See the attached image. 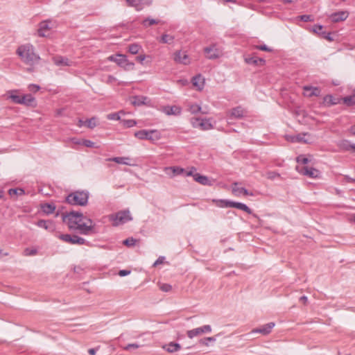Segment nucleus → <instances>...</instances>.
<instances>
[{"label":"nucleus","mask_w":355,"mask_h":355,"mask_svg":"<svg viewBox=\"0 0 355 355\" xmlns=\"http://www.w3.org/2000/svg\"><path fill=\"white\" fill-rule=\"evenodd\" d=\"M130 103L134 106H141L143 105H150V100L144 96H133L128 98Z\"/></svg>","instance_id":"nucleus-13"},{"label":"nucleus","mask_w":355,"mask_h":355,"mask_svg":"<svg viewBox=\"0 0 355 355\" xmlns=\"http://www.w3.org/2000/svg\"><path fill=\"white\" fill-rule=\"evenodd\" d=\"M338 103V102L336 101V99L334 98L331 95H327V96H324V99H323V103L325 105H327V106H329V105H334V104H336Z\"/></svg>","instance_id":"nucleus-38"},{"label":"nucleus","mask_w":355,"mask_h":355,"mask_svg":"<svg viewBox=\"0 0 355 355\" xmlns=\"http://www.w3.org/2000/svg\"><path fill=\"white\" fill-rule=\"evenodd\" d=\"M159 19H152V18H146L143 21H142V25L144 26V27H148V26H152V25H155V24H157L159 23Z\"/></svg>","instance_id":"nucleus-41"},{"label":"nucleus","mask_w":355,"mask_h":355,"mask_svg":"<svg viewBox=\"0 0 355 355\" xmlns=\"http://www.w3.org/2000/svg\"><path fill=\"white\" fill-rule=\"evenodd\" d=\"M178 83L182 86H185L189 84V82L187 80H180L178 81Z\"/></svg>","instance_id":"nucleus-62"},{"label":"nucleus","mask_w":355,"mask_h":355,"mask_svg":"<svg viewBox=\"0 0 355 355\" xmlns=\"http://www.w3.org/2000/svg\"><path fill=\"white\" fill-rule=\"evenodd\" d=\"M110 161H113L117 164H125V165H131L130 162L131 159L128 157H117L112 159H109Z\"/></svg>","instance_id":"nucleus-32"},{"label":"nucleus","mask_w":355,"mask_h":355,"mask_svg":"<svg viewBox=\"0 0 355 355\" xmlns=\"http://www.w3.org/2000/svg\"><path fill=\"white\" fill-rule=\"evenodd\" d=\"M245 115V111L241 107H237L232 109L229 112L230 119H241Z\"/></svg>","instance_id":"nucleus-25"},{"label":"nucleus","mask_w":355,"mask_h":355,"mask_svg":"<svg viewBox=\"0 0 355 355\" xmlns=\"http://www.w3.org/2000/svg\"><path fill=\"white\" fill-rule=\"evenodd\" d=\"M19 90L17 89L9 90L6 92V96L13 103L21 105V96L19 95Z\"/></svg>","instance_id":"nucleus-23"},{"label":"nucleus","mask_w":355,"mask_h":355,"mask_svg":"<svg viewBox=\"0 0 355 355\" xmlns=\"http://www.w3.org/2000/svg\"><path fill=\"white\" fill-rule=\"evenodd\" d=\"M8 193L10 196L22 195L24 193V191L21 189H11L8 191Z\"/></svg>","instance_id":"nucleus-50"},{"label":"nucleus","mask_w":355,"mask_h":355,"mask_svg":"<svg viewBox=\"0 0 355 355\" xmlns=\"http://www.w3.org/2000/svg\"><path fill=\"white\" fill-rule=\"evenodd\" d=\"M231 207L236 208L245 211L248 214H251V209L245 204L241 202H231Z\"/></svg>","instance_id":"nucleus-31"},{"label":"nucleus","mask_w":355,"mask_h":355,"mask_svg":"<svg viewBox=\"0 0 355 355\" xmlns=\"http://www.w3.org/2000/svg\"><path fill=\"white\" fill-rule=\"evenodd\" d=\"M17 54L21 60L28 66L35 65L40 60V56L35 51L34 46L31 44L19 46L17 50Z\"/></svg>","instance_id":"nucleus-2"},{"label":"nucleus","mask_w":355,"mask_h":355,"mask_svg":"<svg viewBox=\"0 0 355 355\" xmlns=\"http://www.w3.org/2000/svg\"><path fill=\"white\" fill-rule=\"evenodd\" d=\"M245 62L247 64L258 65V66H263L266 63L265 60H263V58L255 57V56L245 57Z\"/></svg>","instance_id":"nucleus-27"},{"label":"nucleus","mask_w":355,"mask_h":355,"mask_svg":"<svg viewBox=\"0 0 355 355\" xmlns=\"http://www.w3.org/2000/svg\"><path fill=\"white\" fill-rule=\"evenodd\" d=\"M343 148L345 150L352 151L355 153V144H350L347 142H343Z\"/></svg>","instance_id":"nucleus-47"},{"label":"nucleus","mask_w":355,"mask_h":355,"mask_svg":"<svg viewBox=\"0 0 355 355\" xmlns=\"http://www.w3.org/2000/svg\"><path fill=\"white\" fill-rule=\"evenodd\" d=\"M88 194L83 191H76L69 195L67 202L71 205L84 206L87 204Z\"/></svg>","instance_id":"nucleus-5"},{"label":"nucleus","mask_w":355,"mask_h":355,"mask_svg":"<svg viewBox=\"0 0 355 355\" xmlns=\"http://www.w3.org/2000/svg\"><path fill=\"white\" fill-rule=\"evenodd\" d=\"M53 24L50 21H42L40 24L38 28V35L40 37H47L52 28Z\"/></svg>","instance_id":"nucleus-18"},{"label":"nucleus","mask_w":355,"mask_h":355,"mask_svg":"<svg viewBox=\"0 0 355 355\" xmlns=\"http://www.w3.org/2000/svg\"><path fill=\"white\" fill-rule=\"evenodd\" d=\"M55 63L57 65H64V66H71L72 65V62L70 61L67 58H57L55 59Z\"/></svg>","instance_id":"nucleus-37"},{"label":"nucleus","mask_w":355,"mask_h":355,"mask_svg":"<svg viewBox=\"0 0 355 355\" xmlns=\"http://www.w3.org/2000/svg\"><path fill=\"white\" fill-rule=\"evenodd\" d=\"M109 218L110 220L112 221V225L114 226L123 224L132 219L130 212L126 211H119L116 214H112Z\"/></svg>","instance_id":"nucleus-7"},{"label":"nucleus","mask_w":355,"mask_h":355,"mask_svg":"<svg viewBox=\"0 0 355 355\" xmlns=\"http://www.w3.org/2000/svg\"><path fill=\"white\" fill-rule=\"evenodd\" d=\"M21 105L28 107H36L37 105V101L31 94L21 95Z\"/></svg>","instance_id":"nucleus-20"},{"label":"nucleus","mask_w":355,"mask_h":355,"mask_svg":"<svg viewBox=\"0 0 355 355\" xmlns=\"http://www.w3.org/2000/svg\"><path fill=\"white\" fill-rule=\"evenodd\" d=\"M320 94V89L318 87H313L306 86L304 87V95L308 97L313 96H318Z\"/></svg>","instance_id":"nucleus-29"},{"label":"nucleus","mask_w":355,"mask_h":355,"mask_svg":"<svg viewBox=\"0 0 355 355\" xmlns=\"http://www.w3.org/2000/svg\"><path fill=\"white\" fill-rule=\"evenodd\" d=\"M162 348L169 353L178 352L180 349L181 346L178 343H169L168 344L162 346Z\"/></svg>","instance_id":"nucleus-30"},{"label":"nucleus","mask_w":355,"mask_h":355,"mask_svg":"<svg viewBox=\"0 0 355 355\" xmlns=\"http://www.w3.org/2000/svg\"><path fill=\"white\" fill-rule=\"evenodd\" d=\"M41 209L44 213L50 214L54 212L55 206L53 204L45 203L41 205Z\"/></svg>","instance_id":"nucleus-34"},{"label":"nucleus","mask_w":355,"mask_h":355,"mask_svg":"<svg viewBox=\"0 0 355 355\" xmlns=\"http://www.w3.org/2000/svg\"><path fill=\"white\" fill-rule=\"evenodd\" d=\"M343 101L347 105H352L355 104V96H347L343 98Z\"/></svg>","instance_id":"nucleus-46"},{"label":"nucleus","mask_w":355,"mask_h":355,"mask_svg":"<svg viewBox=\"0 0 355 355\" xmlns=\"http://www.w3.org/2000/svg\"><path fill=\"white\" fill-rule=\"evenodd\" d=\"M135 137L140 140H148L155 143L162 138L161 132L157 130H141L135 132Z\"/></svg>","instance_id":"nucleus-3"},{"label":"nucleus","mask_w":355,"mask_h":355,"mask_svg":"<svg viewBox=\"0 0 355 355\" xmlns=\"http://www.w3.org/2000/svg\"><path fill=\"white\" fill-rule=\"evenodd\" d=\"M274 322L268 323L259 328L254 329L252 331V333H260L263 335H268L270 333L272 328L275 327Z\"/></svg>","instance_id":"nucleus-24"},{"label":"nucleus","mask_w":355,"mask_h":355,"mask_svg":"<svg viewBox=\"0 0 355 355\" xmlns=\"http://www.w3.org/2000/svg\"><path fill=\"white\" fill-rule=\"evenodd\" d=\"M232 193L236 197L240 196H253L254 193L243 187L239 182H234L232 184Z\"/></svg>","instance_id":"nucleus-10"},{"label":"nucleus","mask_w":355,"mask_h":355,"mask_svg":"<svg viewBox=\"0 0 355 355\" xmlns=\"http://www.w3.org/2000/svg\"><path fill=\"white\" fill-rule=\"evenodd\" d=\"M188 110L192 114H196L202 112V107L200 105L196 103L189 105Z\"/></svg>","instance_id":"nucleus-39"},{"label":"nucleus","mask_w":355,"mask_h":355,"mask_svg":"<svg viewBox=\"0 0 355 355\" xmlns=\"http://www.w3.org/2000/svg\"><path fill=\"white\" fill-rule=\"evenodd\" d=\"M164 261V257H161L157 259V260L155 262L154 266H156L159 264L163 263Z\"/></svg>","instance_id":"nucleus-58"},{"label":"nucleus","mask_w":355,"mask_h":355,"mask_svg":"<svg viewBox=\"0 0 355 355\" xmlns=\"http://www.w3.org/2000/svg\"><path fill=\"white\" fill-rule=\"evenodd\" d=\"M159 288L164 292H170L172 291V286L166 283H158Z\"/></svg>","instance_id":"nucleus-45"},{"label":"nucleus","mask_w":355,"mask_h":355,"mask_svg":"<svg viewBox=\"0 0 355 355\" xmlns=\"http://www.w3.org/2000/svg\"><path fill=\"white\" fill-rule=\"evenodd\" d=\"M49 224H50V222L44 220H40L37 223L38 227L44 228L45 230L49 229Z\"/></svg>","instance_id":"nucleus-48"},{"label":"nucleus","mask_w":355,"mask_h":355,"mask_svg":"<svg viewBox=\"0 0 355 355\" xmlns=\"http://www.w3.org/2000/svg\"><path fill=\"white\" fill-rule=\"evenodd\" d=\"M257 49H259L261 51H268V52L271 51V49L270 48H268V46H266V45L257 46Z\"/></svg>","instance_id":"nucleus-61"},{"label":"nucleus","mask_w":355,"mask_h":355,"mask_svg":"<svg viewBox=\"0 0 355 355\" xmlns=\"http://www.w3.org/2000/svg\"><path fill=\"white\" fill-rule=\"evenodd\" d=\"M216 339L214 337H207L200 340V343L205 346H208L207 341H215Z\"/></svg>","instance_id":"nucleus-53"},{"label":"nucleus","mask_w":355,"mask_h":355,"mask_svg":"<svg viewBox=\"0 0 355 355\" xmlns=\"http://www.w3.org/2000/svg\"><path fill=\"white\" fill-rule=\"evenodd\" d=\"M194 180L202 185H212V181L209 180L208 177L200 175V173H196V175H194Z\"/></svg>","instance_id":"nucleus-26"},{"label":"nucleus","mask_w":355,"mask_h":355,"mask_svg":"<svg viewBox=\"0 0 355 355\" xmlns=\"http://www.w3.org/2000/svg\"><path fill=\"white\" fill-rule=\"evenodd\" d=\"M211 202L217 207L220 208L231 207V202L226 200L213 199Z\"/></svg>","instance_id":"nucleus-33"},{"label":"nucleus","mask_w":355,"mask_h":355,"mask_svg":"<svg viewBox=\"0 0 355 355\" xmlns=\"http://www.w3.org/2000/svg\"><path fill=\"white\" fill-rule=\"evenodd\" d=\"M205 56L208 59H216L223 55V50L216 44H211L204 49Z\"/></svg>","instance_id":"nucleus-8"},{"label":"nucleus","mask_w":355,"mask_h":355,"mask_svg":"<svg viewBox=\"0 0 355 355\" xmlns=\"http://www.w3.org/2000/svg\"><path fill=\"white\" fill-rule=\"evenodd\" d=\"M191 125L194 128H198L200 130H208L213 128L211 121L209 119L192 117L190 119Z\"/></svg>","instance_id":"nucleus-6"},{"label":"nucleus","mask_w":355,"mask_h":355,"mask_svg":"<svg viewBox=\"0 0 355 355\" xmlns=\"http://www.w3.org/2000/svg\"><path fill=\"white\" fill-rule=\"evenodd\" d=\"M173 59L175 62L182 64H189L191 62V59L186 51H178L175 52Z\"/></svg>","instance_id":"nucleus-15"},{"label":"nucleus","mask_w":355,"mask_h":355,"mask_svg":"<svg viewBox=\"0 0 355 355\" xmlns=\"http://www.w3.org/2000/svg\"><path fill=\"white\" fill-rule=\"evenodd\" d=\"M130 273L129 270H121L119 272V275L121 277L128 275Z\"/></svg>","instance_id":"nucleus-60"},{"label":"nucleus","mask_w":355,"mask_h":355,"mask_svg":"<svg viewBox=\"0 0 355 355\" xmlns=\"http://www.w3.org/2000/svg\"><path fill=\"white\" fill-rule=\"evenodd\" d=\"M164 171L165 172L166 175L172 178L176 175H179L184 173V169L179 166H169L165 167L164 168Z\"/></svg>","instance_id":"nucleus-19"},{"label":"nucleus","mask_w":355,"mask_h":355,"mask_svg":"<svg viewBox=\"0 0 355 355\" xmlns=\"http://www.w3.org/2000/svg\"><path fill=\"white\" fill-rule=\"evenodd\" d=\"M146 58V55L145 54H141L136 58V60L140 63H142Z\"/></svg>","instance_id":"nucleus-55"},{"label":"nucleus","mask_w":355,"mask_h":355,"mask_svg":"<svg viewBox=\"0 0 355 355\" xmlns=\"http://www.w3.org/2000/svg\"><path fill=\"white\" fill-rule=\"evenodd\" d=\"M296 161L297 162V166H306L310 159L304 155H301L296 158Z\"/></svg>","instance_id":"nucleus-44"},{"label":"nucleus","mask_w":355,"mask_h":355,"mask_svg":"<svg viewBox=\"0 0 355 355\" xmlns=\"http://www.w3.org/2000/svg\"><path fill=\"white\" fill-rule=\"evenodd\" d=\"M212 331V328L209 324H205L191 330H189L187 331V336L190 339L193 338L194 337H197L205 334H209Z\"/></svg>","instance_id":"nucleus-9"},{"label":"nucleus","mask_w":355,"mask_h":355,"mask_svg":"<svg viewBox=\"0 0 355 355\" xmlns=\"http://www.w3.org/2000/svg\"><path fill=\"white\" fill-rule=\"evenodd\" d=\"M349 16V12L345 10L339 11L329 16L332 22H339L345 20Z\"/></svg>","instance_id":"nucleus-21"},{"label":"nucleus","mask_w":355,"mask_h":355,"mask_svg":"<svg viewBox=\"0 0 355 355\" xmlns=\"http://www.w3.org/2000/svg\"><path fill=\"white\" fill-rule=\"evenodd\" d=\"M28 89L31 92L36 93L40 89V87L35 84H31L28 86Z\"/></svg>","instance_id":"nucleus-52"},{"label":"nucleus","mask_w":355,"mask_h":355,"mask_svg":"<svg viewBox=\"0 0 355 355\" xmlns=\"http://www.w3.org/2000/svg\"><path fill=\"white\" fill-rule=\"evenodd\" d=\"M37 254V250L35 248H27L24 250L23 254L24 256H32Z\"/></svg>","instance_id":"nucleus-49"},{"label":"nucleus","mask_w":355,"mask_h":355,"mask_svg":"<svg viewBox=\"0 0 355 355\" xmlns=\"http://www.w3.org/2000/svg\"><path fill=\"white\" fill-rule=\"evenodd\" d=\"M77 125L78 127H83V126H85V121L84 120H82V119H80L78 120V123H77Z\"/></svg>","instance_id":"nucleus-63"},{"label":"nucleus","mask_w":355,"mask_h":355,"mask_svg":"<svg viewBox=\"0 0 355 355\" xmlns=\"http://www.w3.org/2000/svg\"><path fill=\"white\" fill-rule=\"evenodd\" d=\"M141 49V46L138 44H132L128 46V51L132 55L137 54L139 51Z\"/></svg>","instance_id":"nucleus-36"},{"label":"nucleus","mask_w":355,"mask_h":355,"mask_svg":"<svg viewBox=\"0 0 355 355\" xmlns=\"http://www.w3.org/2000/svg\"><path fill=\"white\" fill-rule=\"evenodd\" d=\"M322 30V26L321 25H315L313 27V31L319 33Z\"/></svg>","instance_id":"nucleus-56"},{"label":"nucleus","mask_w":355,"mask_h":355,"mask_svg":"<svg viewBox=\"0 0 355 355\" xmlns=\"http://www.w3.org/2000/svg\"><path fill=\"white\" fill-rule=\"evenodd\" d=\"M127 6L133 7L136 10L139 11L143 9L145 5H150L152 0H125Z\"/></svg>","instance_id":"nucleus-14"},{"label":"nucleus","mask_w":355,"mask_h":355,"mask_svg":"<svg viewBox=\"0 0 355 355\" xmlns=\"http://www.w3.org/2000/svg\"><path fill=\"white\" fill-rule=\"evenodd\" d=\"M62 221L69 230H78L83 234H89L94 232L93 221L81 213L71 211L62 215Z\"/></svg>","instance_id":"nucleus-1"},{"label":"nucleus","mask_w":355,"mask_h":355,"mask_svg":"<svg viewBox=\"0 0 355 355\" xmlns=\"http://www.w3.org/2000/svg\"><path fill=\"white\" fill-rule=\"evenodd\" d=\"M121 114H124V112L120 111L119 112L110 113L107 115V119L109 120L119 121L121 119Z\"/></svg>","instance_id":"nucleus-43"},{"label":"nucleus","mask_w":355,"mask_h":355,"mask_svg":"<svg viewBox=\"0 0 355 355\" xmlns=\"http://www.w3.org/2000/svg\"><path fill=\"white\" fill-rule=\"evenodd\" d=\"M193 87L198 91H201L205 86V78L201 75H198L192 78Z\"/></svg>","instance_id":"nucleus-22"},{"label":"nucleus","mask_w":355,"mask_h":355,"mask_svg":"<svg viewBox=\"0 0 355 355\" xmlns=\"http://www.w3.org/2000/svg\"><path fill=\"white\" fill-rule=\"evenodd\" d=\"M85 126L88 128L93 129L96 127L98 124V119L96 117H92L89 119H87L85 121Z\"/></svg>","instance_id":"nucleus-35"},{"label":"nucleus","mask_w":355,"mask_h":355,"mask_svg":"<svg viewBox=\"0 0 355 355\" xmlns=\"http://www.w3.org/2000/svg\"><path fill=\"white\" fill-rule=\"evenodd\" d=\"M107 60L116 63L119 66L123 68L125 70H132L135 67V64L130 62L126 56L123 54L112 55L109 56Z\"/></svg>","instance_id":"nucleus-4"},{"label":"nucleus","mask_w":355,"mask_h":355,"mask_svg":"<svg viewBox=\"0 0 355 355\" xmlns=\"http://www.w3.org/2000/svg\"><path fill=\"white\" fill-rule=\"evenodd\" d=\"M300 19L301 20L304 21H309L312 20L311 17L310 15H302L300 16Z\"/></svg>","instance_id":"nucleus-59"},{"label":"nucleus","mask_w":355,"mask_h":355,"mask_svg":"<svg viewBox=\"0 0 355 355\" xmlns=\"http://www.w3.org/2000/svg\"><path fill=\"white\" fill-rule=\"evenodd\" d=\"M297 171L304 175H306L311 178H316L320 176V171L318 169H315L312 167H309L307 166H297Z\"/></svg>","instance_id":"nucleus-11"},{"label":"nucleus","mask_w":355,"mask_h":355,"mask_svg":"<svg viewBox=\"0 0 355 355\" xmlns=\"http://www.w3.org/2000/svg\"><path fill=\"white\" fill-rule=\"evenodd\" d=\"M121 123L124 128H131L137 125V121L134 119H123L121 121Z\"/></svg>","instance_id":"nucleus-42"},{"label":"nucleus","mask_w":355,"mask_h":355,"mask_svg":"<svg viewBox=\"0 0 355 355\" xmlns=\"http://www.w3.org/2000/svg\"><path fill=\"white\" fill-rule=\"evenodd\" d=\"M162 110L167 115H179L181 113V108L177 105L166 106Z\"/></svg>","instance_id":"nucleus-28"},{"label":"nucleus","mask_w":355,"mask_h":355,"mask_svg":"<svg viewBox=\"0 0 355 355\" xmlns=\"http://www.w3.org/2000/svg\"><path fill=\"white\" fill-rule=\"evenodd\" d=\"M69 141L73 146H83L88 148H97L95 143L85 139L82 138H71Z\"/></svg>","instance_id":"nucleus-16"},{"label":"nucleus","mask_w":355,"mask_h":355,"mask_svg":"<svg viewBox=\"0 0 355 355\" xmlns=\"http://www.w3.org/2000/svg\"><path fill=\"white\" fill-rule=\"evenodd\" d=\"M137 241L133 238H128L123 241V243L127 246H133L135 245Z\"/></svg>","instance_id":"nucleus-51"},{"label":"nucleus","mask_w":355,"mask_h":355,"mask_svg":"<svg viewBox=\"0 0 355 355\" xmlns=\"http://www.w3.org/2000/svg\"><path fill=\"white\" fill-rule=\"evenodd\" d=\"M349 220H350L351 222H354V223H355V214H352V215L349 216Z\"/></svg>","instance_id":"nucleus-64"},{"label":"nucleus","mask_w":355,"mask_h":355,"mask_svg":"<svg viewBox=\"0 0 355 355\" xmlns=\"http://www.w3.org/2000/svg\"><path fill=\"white\" fill-rule=\"evenodd\" d=\"M174 37L170 34H164L159 41L164 44H171L173 42Z\"/></svg>","instance_id":"nucleus-40"},{"label":"nucleus","mask_w":355,"mask_h":355,"mask_svg":"<svg viewBox=\"0 0 355 355\" xmlns=\"http://www.w3.org/2000/svg\"><path fill=\"white\" fill-rule=\"evenodd\" d=\"M196 171V169L193 167H192L189 171H187L184 173H185V175L187 176H192L193 178H194V175H196L197 173H195V171Z\"/></svg>","instance_id":"nucleus-54"},{"label":"nucleus","mask_w":355,"mask_h":355,"mask_svg":"<svg viewBox=\"0 0 355 355\" xmlns=\"http://www.w3.org/2000/svg\"><path fill=\"white\" fill-rule=\"evenodd\" d=\"M58 237L62 241L70 244L83 245L85 243V240L83 238L79 237L76 235L71 236L70 234H60L58 236Z\"/></svg>","instance_id":"nucleus-12"},{"label":"nucleus","mask_w":355,"mask_h":355,"mask_svg":"<svg viewBox=\"0 0 355 355\" xmlns=\"http://www.w3.org/2000/svg\"><path fill=\"white\" fill-rule=\"evenodd\" d=\"M139 347V345L137 344H129L126 347H124V349L129 350L131 348L137 349Z\"/></svg>","instance_id":"nucleus-57"},{"label":"nucleus","mask_w":355,"mask_h":355,"mask_svg":"<svg viewBox=\"0 0 355 355\" xmlns=\"http://www.w3.org/2000/svg\"><path fill=\"white\" fill-rule=\"evenodd\" d=\"M286 139L291 142L309 143L311 138L309 135H286Z\"/></svg>","instance_id":"nucleus-17"}]
</instances>
